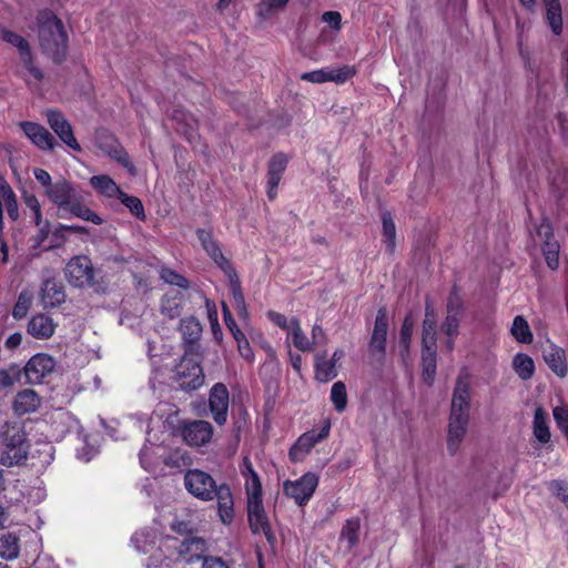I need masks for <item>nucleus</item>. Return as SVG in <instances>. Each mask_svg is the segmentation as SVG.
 I'll list each match as a JSON object with an SVG mask.
<instances>
[{
  "label": "nucleus",
  "mask_w": 568,
  "mask_h": 568,
  "mask_svg": "<svg viewBox=\"0 0 568 568\" xmlns=\"http://www.w3.org/2000/svg\"><path fill=\"white\" fill-rule=\"evenodd\" d=\"M184 486L197 499L204 501L216 499L222 523L230 525L233 521L234 499L227 484L217 485L210 474L200 469H189L184 475Z\"/></svg>",
  "instance_id": "f257e3e1"
},
{
  "label": "nucleus",
  "mask_w": 568,
  "mask_h": 568,
  "mask_svg": "<svg viewBox=\"0 0 568 568\" xmlns=\"http://www.w3.org/2000/svg\"><path fill=\"white\" fill-rule=\"evenodd\" d=\"M39 45L54 64H62L68 57L69 36L62 20L50 9L40 10L36 17Z\"/></svg>",
  "instance_id": "f03ea898"
},
{
  "label": "nucleus",
  "mask_w": 568,
  "mask_h": 568,
  "mask_svg": "<svg viewBox=\"0 0 568 568\" xmlns=\"http://www.w3.org/2000/svg\"><path fill=\"white\" fill-rule=\"evenodd\" d=\"M44 193L50 202L60 211L91 222L94 225H101L103 223V219L87 205L88 192L79 184L72 183L65 179H60L57 180L54 185L49 190H45Z\"/></svg>",
  "instance_id": "7ed1b4c3"
},
{
  "label": "nucleus",
  "mask_w": 568,
  "mask_h": 568,
  "mask_svg": "<svg viewBox=\"0 0 568 568\" xmlns=\"http://www.w3.org/2000/svg\"><path fill=\"white\" fill-rule=\"evenodd\" d=\"M470 385L467 377L458 376L453 392L452 408L448 424L447 448L456 454L469 422Z\"/></svg>",
  "instance_id": "20e7f679"
},
{
  "label": "nucleus",
  "mask_w": 568,
  "mask_h": 568,
  "mask_svg": "<svg viewBox=\"0 0 568 568\" xmlns=\"http://www.w3.org/2000/svg\"><path fill=\"white\" fill-rule=\"evenodd\" d=\"M3 446L0 462L6 467L23 464L28 458L29 445L24 428L19 423H4L0 432Z\"/></svg>",
  "instance_id": "39448f33"
},
{
  "label": "nucleus",
  "mask_w": 568,
  "mask_h": 568,
  "mask_svg": "<svg viewBox=\"0 0 568 568\" xmlns=\"http://www.w3.org/2000/svg\"><path fill=\"white\" fill-rule=\"evenodd\" d=\"M204 378L201 354L184 352L173 369L172 381L178 385V388L186 393L197 390L203 386Z\"/></svg>",
  "instance_id": "423d86ee"
},
{
  "label": "nucleus",
  "mask_w": 568,
  "mask_h": 568,
  "mask_svg": "<svg viewBox=\"0 0 568 568\" xmlns=\"http://www.w3.org/2000/svg\"><path fill=\"white\" fill-rule=\"evenodd\" d=\"M97 274L98 270L93 266L91 258L83 254L71 257L64 267L67 282L75 288L93 287L98 291L100 283Z\"/></svg>",
  "instance_id": "0eeeda50"
},
{
  "label": "nucleus",
  "mask_w": 568,
  "mask_h": 568,
  "mask_svg": "<svg viewBox=\"0 0 568 568\" xmlns=\"http://www.w3.org/2000/svg\"><path fill=\"white\" fill-rule=\"evenodd\" d=\"M331 433V419L325 418L318 430L311 429L303 433L288 450V458L292 463H301L311 450L321 442L326 439Z\"/></svg>",
  "instance_id": "6e6552de"
},
{
  "label": "nucleus",
  "mask_w": 568,
  "mask_h": 568,
  "mask_svg": "<svg viewBox=\"0 0 568 568\" xmlns=\"http://www.w3.org/2000/svg\"><path fill=\"white\" fill-rule=\"evenodd\" d=\"M95 144L105 155L126 169L130 175L134 176L136 174V168L129 153L114 134L106 130L98 132Z\"/></svg>",
  "instance_id": "1a4fd4ad"
},
{
  "label": "nucleus",
  "mask_w": 568,
  "mask_h": 568,
  "mask_svg": "<svg viewBox=\"0 0 568 568\" xmlns=\"http://www.w3.org/2000/svg\"><path fill=\"white\" fill-rule=\"evenodd\" d=\"M318 486V476L315 473L307 471L296 480H285L283 493L288 498L294 499L297 506H305L313 497Z\"/></svg>",
  "instance_id": "9d476101"
},
{
  "label": "nucleus",
  "mask_w": 568,
  "mask_h": 568,
  "mask_svg": "<svg viewBox=\"0 0 568 568\" xmlns=\"http://www.w3.org/2000/svg\"><path fill=\"white\" fill-rule=\"evenodd\" d=\"M465 315V305L458 287L454 285L446 302V317L442 323V332L448 337H457L459 325Z\"/></svg>",
  "instance_id": "9b49d317"
},
{
  "label": "nucleus",
  "mask_w": 568,
  "mask_h": 568,
  "mask_svg": "<svg viewBox=\"0 0 568 568\" xmlns=\"http://www.w3.org/2000/svg\"><path fill=\"white\" fill-rule=\"evenodd\" d=\"M0 38L3 42L17 48L23 67L37 81H41L44 75L42 70L34 64L32 50L28 40L7 28L0 29Z\"/></svg>",
  "instance_id": "f8f14e48"
},
{
  "label": "nucleus",
  "mask_w": 568,
  "mask_h": 568,
  "mask_svg": "<svg viewBox=\"0 0 568 568\" xmlns=\"http://www.w3.org/2000/svg\"><path fill=\"white\" fill-rule=\"evenodd\" d=\"M247 521L253 535L263 534L270 544L276 541L270 518L263 505V498L247 500Z\"/></svg>",
  "instance_id": "ddd939ff"
},
{
  "label": "nucleus",
  "mask_w": 568,
  "mask_h": 568,
  "mask_svg": "<svg viewBox=\"0 0 568 568\" xmlns=\"http://www.w3.org/2000/svg\"><path fill=\"white\" fill-rule=\"evenodd\" d=\"M54 367L55 361L52 356L45 353L33 355L26 365L21 367L24 383L30 385L41 384L44 378L54 371Z\"/></svg>",
  "instance_id": "4468645a"
},
{
  "label": "nucleus",
  "mask_w": 568,
  "mask_h": 568,
  "mask_svg": "<svg viewBox=\"0 0 568 568\" xmlns=\"http://www.w3.org/2000/svg\"><path fill=\"white\" fill-rule=\"evenodd\" d=\"M180 434L186 445L201 447L209 444L213 437V426L204 419L181 422Z\"/></svg>",
  "instance_id": "2eb2a0df"
},
{
  "label": "nucleus",
  "mask_w": 568,
  "mask_h": 568,
  "mask_svg": "<svg viewBox=\"0 0 568 568\" xmlns=\"http://www.w3.org/2000/svg\"><path fill=\"white\" fill-rule=\"evenodd\" d=\"M44 115L48 125L58 135L61 142L71 150L80 152L81 145L74 136L73 128L65 115L58 109H48Z\"/></svg>",
  "instance_id": "dca6fc26"
},
{
  "label": "nucleus",
  "mask_w": 568,
  "mask_h": 568,
  "mask_svg": "<svg viewBox=\"0 0 568 568\" xmlns=\"http://www.w3.org/2000/svg\"><path fill=\"white\" fill-rule=\"evenodd\" d=\"M230 392L224 383H215L209 392V409L213 420L223 426L227 422Z\"/></svg>",
  "instance_id": "f3484780"
},
{
  "label": "nucleus",
  "mask_w": 568,
  "mask_h": 568,
  "mask_svg": "<svg viewBox=\"0 0 568 568\" xmlns=\"http://www.w3.org/2000/svg\"><path fill=\"white\" fill-rule=\"evenodd\" d=\"M19 128L30 142L40 151L52 152L58 146L54 135L42 124L33 121H21Z\"/></svg>",
  "instance_id": "a211bd4d"
},
{
  "label": "nucleus",
  "mask_w": 568,
  "mask_h": 568,
  "mask_svg": "<svg viewBox=\"0 0 568 568\" xmlns=\"http://www.w3.org/2000/svg\"><path fill=\"white\" fill-rule=\"evenodd\" d=\"M288 162L290 158L285 153L277 152L272 155L267 163L266 195L270 201H274L277 196V189Z\"/></svg>",
  "instance_id": "6ab92c4d"
},
{
  "label": "nucleus",
  "mask_w": 568,
  "mask_h": 568,
  "mask_svg": "<svg viewBox=\"0 0 568 568\" xmlns=\"http://www.w3.org/2000/svg\"><path fill=\"white\" fill-rule=\"evenodd\" d=\"M184 352L199 353V339L202 335V325L194 316H187L180 321Z\"/></svg>",
  "instance_id": "aec40b11"
},
{
  "label": "nucleus",
  "mask_w": 568,
  "mask_h": 568,
  "mask_svg": "<svg viewBox=\"0 0 568 568\" xmlns=\"http://www.w3.org/2000/svg\"><path fill=\"white\" fill-rule=\"evenodd\" d=\"M55 326L50 316L39 313L30 318L27 332L37 339H48L54 334Z\"/></svg>",
  "instance_id": "412c9836"
},
{
  "label": "nucleus",
  "mask_w": 568,
  "mask_h": 568,
  "mask_svg": "<svg viewBox=\"0 0 568 568\" xmlns=\"http://www.w3.org/2000/svg\"><path fill=\"white\" fill-rule=\"evenodd\" d=\"M65 301L64 286L51 278L44 280L41 286V302L44 308L60 306Z\"/></svg>",
  "instance_id": "4be33fe9"
},
{
  "label": "nucleus",
  "mask_w": 568,
  "mask_h": 568,
  "mask_svg": "<svg viewBox=\"0 0 568 568\" xmlns=\"http://www.w3.org/2000/svg\"><path fill=\"white\" fill-rule=\"evenodd\" d=\"M41 404L39 394L33 389H22L14 396L12 408L17 415H26L36 412Z\"/></svg>",
  "instance_id": "5701e85b"
},
{
  "label": "nucleus",
  "mask_w": 568,
  "mask_h": 568,
  "mask_svg": "<svg viewBox=\"0 0 568 568\" xmlns=\"http://www.w3.org/2000/svg\"><path fill=\"white\" fill-rule=\"evenodd\" d=\"M179 555L182 559L189 564L194 562L201 558H204V554L207 549L206 542L200 537H186L179 546Z\"/></svg>",
  "instance_id": "b1692460"
},
{
  "label": "nucleus",
  "mask_w": 568,
  "mask_h": 568,
  "mask_svg": "<svg viewBox=\"0 0 568 568\" xmlns=\"http://www.w3.org/2000/svg\"><path fill=\"white\" fill-rule=\"evenodd\" d=\"M229 281V288L232 296L233 307L240 317V320L247 324L250 321V312L245 302L244 293L242 290L241 281L239 275H235Z\"/></svg>",
  "instance_id": "393cba45"
},
{
  "label": "nucleus",
  "mask_w": 568,
  "mask_h": 568,
  "mask_svg": "<svg viewBox=\"0 0 568 568\" xmlns=\"http://www.w3.org/2000/svg\"><path fill=\"white\" fill-rule=\"evenodd\" d=\"M242 476L245 478V490L247 500L262 498L263 490L260 476L253 468V465L247 457H245L243 462Z\"/></svg>",
  "instance_id": "a878e982"
},
{
  "label": "nucleus",
  "mask_w": 568,
  "mask_h": 568,
  "mask_svg": "<svg viewBox=\"0 0 568 568\" xmlns=\"http://www.w3.org/2000/svg\"><path fill=\"white\" fill-rule=\"evenodd\" d=\"M203 250L214 264L224 273L227 280L237 275L232 262L223 254L219 241L205 245Z\"/></svg>",
  "instance_id": "bb28decb"
},
{
  "label": "nucleus",
  "mask_w": 568,
  "mask_h": 568,
  "mask_svg": "<svg viewBox=\"0 0 568 568\" xmlns=\"http://www.w3.org/2000/svg\"><path fill=\"white\" fill-rule=\"evenodd\" d=\"M90 185L99 195L118 199L123 191L116 182L108 174H99L90 178Z\"/></svg>",
  "instance_id": "cd10ccee"
},
{
  "label": "nucleus",
  "mask_w": 568,
  "mask_h": 568,
  "mask_svg": "<svg viewBox=\"0 0 568 568\" xmlns=\"http://www.w3.org/2000/svg\"><path fill=\"white\" fill-rule=\"evenodd\" d=\"M437 323L432 305L427 302L423 321L422 347H437Z\"/></svg>",
  "instance_id": "c85d7f7f"
},
{
  "label": "nucleus",
  "mask_w": 568,
  "mask_h": 568,
  "mask_svg": "<svg viewBox=\"0 0 568 568\" xmlns=\"http://www.w3.org/2000/svg\"><path fill=\"white\" fill-rule=\"evenodd\" d=\"M422 377L427 385H433L437 372V347H422Z\"/></svg>",
  "instance_id": "c756f323"
},
{
  "label": "nucleus",
  "mask_w": 568,
  "mask_h": 568,
  "mask_svg": "<svg viewBox=\"0 0 568 568\" xmlns=\"http://www.w3.org/2000/svg\"><path fill=\"white\" fill-rule=\"evenodd\" d=\"M382 220V235L385 251L388 255H393L396 248V226L389 211H384L381 214Z\"/></svg>",
  "instance_id": "7c9ffc66"
},
{
  "label": "nucleus",
  "mask_w": 568,
  "mask_h": 568,
  "mask_svg": "<svg viewBox=\"0 0 568 568\" xmlns=\"http://www.w3.org/2000/svg\"><path fill=\"white\" fill-rule=\"evenodd\" d=\"M532 434L540 444H548L550 442L551 433L548 424V415L540 406L537 407L534 413Z\"/></svg>",
  "instance_id": "2f4dec72"
},
{
  "label": "nucleus",
  "mask_w": 568,
  "mask_h": 568,
  "mask_svg": "<svg viewBox=\"0 0 568 568\" xmlns=\"http://www.w3.org/2000/svg\"><path fill=\"white\" fill-rule=\"evenodd\" d=\"M548 367L559 377H566L568 373L566 354L561 347L551 346L544 355Z\"/></svg>",
  "instance_id": "473e14b6"
},
{
  "label": "nucleus",
  "mask_w": 568,
  "mask_h": 568,
  "mask_svg": "<svg viewBox=\"0 0 568 568\" xmlns=\"http://www.w3.org/2000/svg\"><path fill=\"white\" fill-rule=\"evenodd\" d=\"M315 378L321 383L333 381L337 376L336 366L326 358V352L315 356Z\"/></svg>",
  "instance_id": "72a5a7b5"
},
{
  "label": "nucleus",
  "mask_w": 568,
  "mask_h": 568,
  "mask_svg": "<svg viewBox=\"0 0 568 568\" xmlns=\"http://www.w3.org/2000/svg\"><path fill=\"white\" fill-rule=\"evenodd\" d=\"M546 7V20L555 36L562 33V12L559 0H544Z\"/></svg>",
  "instance_id": "f704fd0d"
},
{
  "label": "nucleus",
  "mask_w": 568,
  "mask_h": 568,
  "mask_svg": "<svg viewBox=\"0 0 568 568\" xmlns=\"http://www.w3.org/2000/svg\"><path fill=\"white\" fill-rule=\"evenodd\" d=\"M184 298L180 292L166 293L161 302V310L170 318L180 317L183 311Z\"/></svg>",
  "instance_id": "c9c22d12"
},
{
  "label": "nucleus",
  "mask_w": 568,
  "mask_h": 568,
  "mask_svg": "<svg viewBox=\"0 0 568 568\" xmlns=\"http://www.w3.org/2000/svg\"><path fill=\"white\" fill-rule=\"evenodd\" d=\"M20 554V539L14 534L7 532L0 536V559L13 560Z\"/></svg>",
  "instance_id": "e433bc0d"
},
{
  "label": "nucleus",
  "mask_w": 568,
  "mask_h": 568,
  "mask_svg": "<svg viewBox=\"0 0 568 568\" xmlns=\"http://www.w3.org/2000/svg\"><path fill=\"white\" fill-rule=\"evenodd\" d=\"M513 368L523 381H528L534 376L535 363L529 355L517 353L513 358Z\"/></svg>",
  "instance_id": "4c0bfd02"
},
{
  "label": "nucleus",
  "mask_w": 568,
  "mask_h": 568,
  "mask_svg": "<svg viewBox=\"0 0 568 568\" xmlns=\"http://www.w3.org/2000/svg\"><path fill=\"white\" fill-rule=\"evenodd\" d=\"M0 196L2 204L7 210L8 216L12 221H17L19 219L18 201L13 190L9 184L4 183L0 185Z\"/></svg>",
  "instance_id": "58836bf2"
},
{
  "label": "nucleus",
  "mask_w": 568,
  "mask_h": 568,
  "mask_svg": "<svg viewBox=\"0 0 568 568\" xmlns=\"http://www.w3.org/2000/svg\"><path fill=\"white\" fill-rule=\"evenodd\" d=\"M413 331H414V320H413L412 314L409 313L404 317V321L402 323L400 331H399V348H400V355L403 357L409 355Z\"/></svg>",
  "instance_id": "ea45409f"
},
{
  "label": "nucleus",
  "mask_w": 568,
  "mask_h": 568,
  "mask_svg": "<svg viewBox=\"0 0 568 568\" xmlns=\"http://www.w3.org/2000/svg\"><path fill=\"white\" fill-rule=\"evenodd\" d=\"M288 334L292 337V343L295 348L301 352H307L312 349L313 343L303 333L297 317L291 318V329Z\"/></svg>",
  "instance_id": "a19ab883"
},
{
  "label": "nucleus",
  "mask_w": 568,
  "mask_h": 568,
  "mask_svg": "<svg viewBox=\"0 0 568 568\" xmlns=\"http://www.w3.org/2000/svg\"><path fill=\"white\" fill-rule=\"evenodd\" d=\"M386 333L373 331V334L368 343V351L371 356L374 357L379 363H383L386 356Z\"/></svg>",
  "instance_id": "79ce46f5"
},
{
  "label": "nucleus",
  "mask_w": 568,
  "mask_h": 568,
  "mask_svg": "<svg viewBox=\"0 0 568 568\" xmlns=\"http://www.w3.org/2000/svg\"><path fill=\"white\" fill-rule=\"evenodd\" d=\"M510 331L519 343L530 344L534 339L529 324L521 315L515 316Z\"/></svg>",
  "instance_id": "37998d69"
},
{
  "label": "nucleus",
  "mask_w": 568,
  "mask_h": 568,
  "mask_svg": "<svg viewBox=\"0 0 568 568\" xmlns=\"http://www.w3.org/2000/svg\"><path fill=\"white\" fill-rule=\"evenodd\" d=\"M118 200L130 211V213L136 217L139 221L144 222L146 219L144 206L142 201L135 196L121 192Z\"/></svg>",
  "instance_id": "c03bdc74"
},
{
  "label": "nucleus",
  "mask_w": 568,
  "mask_h": 568,
  "mask_svg": "<svg viewBox=\"0 0 568 568\" xmlns=\"http://www.w3.org/2000/svg\"><path fill=\"white\" fill-rule=\"evenodd\" d=\"M22 378V369L19 364L11 363L6 368L0 369V389H7L13 386Z\"/></svg>",
  "instance_id": "a18cd8bd"
},
{
  "label": "nucleus",
  "mask_w": 568,
  "mask_h": 568,
  "mask_svg": "<svg viewBox=\"0 0 568 568\" xmlns=\"http://www.w3.org/2000/svg\"><path fill=\"white\" fill-rule=\"evenodd\" d=\"M541 252L547 266L555 271L559 267V243L557 240L544 241Z\"/></svg>",
  "instance_id": "49530a36"
},
{
  "label": "nucleus",
  "mask_w": 568,
  "mask_h": 568,
  "mask_svg": "<svg viewBox=\"0 0 568 568\" xmlns=\"http://www.w3.org/2000/svg\"><path fill=\"white\" fill-rule=\"evenodd\" d=\"M357 69L354 65H343L335 69H326L327 82L343 84L355 77Z\"/></svg>",
  "instance_id": "de8ad7c7"
},
{
  "label": "nucleus",
  "mask_w": 568,
  "mask_h": 568,
  "mask_svg": "<svg viewBox=\"0 0 568 568\" xmlns=\"http://www.w3.org/2000/svg\"><path fill=\"white\" fill-rule=\"evenodd\" d=\"M361 528V520L357 517H353L346 520L342 530L341 537L348 541L349 548H353L358 542V534Z\"/></svg>",
  "instance_id": "09e8293b"
},
{
  "label": "nucleus",
  "mask_w": 568,
  "mask_h": 568,
  "mask_svg": "<svg viewBox=\"0 0 568 568\" xmlns=\"http://www.w3.org/2000/svg\"><path fill=\"white\" fill-rule=\"evenodd\" d=\"M331 400L338 413L345 410L347 406L346 386L343 382L338 381L333 384L331 389Z\"/></svg>",
  "instance_id": "8fccbe9b"
},
{
  "label": "nucleus",
  "mask_w": 568,
  "mask_h": 568,
  "mask_svg": "<svg viewBox=\"0 0 568 568\" xmlns=\"http://www.w3.org/2000/svg\"><path fill=\"white\" fill-rule=\"evenodd\" d=\"M32 301H33L32 294L27 291H22L19 294L18 300L12 308L13 318H16V320L24 318L32 305Z\"/></svg>",
  "instance_id": "3c124183"
},
{
  "label": "nucleus",
  "mask_w": 568,
  "mask_h": 568,
  "mask_svg": "<svg viewBox=\"0 0 568 568\" xmlns=\"http://www.w3.org/2000/svg\"><path fill=\"white\" fill-rule=\"evenodd\" d=\"M22 201L26 205V209L29 210L31 213L32 222L34 224H39L41 222V219H43V217H42L41 205H40V202H39L38 197L36 196V194L28 192V191H23L22 192Z\"/></svg>",
  "instance_id": "603ef678"
},
{
  "label": "nucleus",
  "mask_w": 568,
  "mask_h": 568,
  "mask_svg": "<svg viewBox=\"0 0 568 568\" xmlns=\"http://www.w3.org/2000/svg\"><path fill=\"white\" fill-rule=\"evenodd\" d=\"M160 276L170 285L178 286L183 290H186L190 286L189 280L172 268L163 267L160 272Z\"/></svg>",
  "instance_id": "864d4df0"
},
{
  "label": "nucleus",
  "mask_w": 568,
  "mask_h": 568,
  "mask_svg": "<svg viewBox=\"0 0 568 568\" xmlns=\"http://www.w3.org/2000/svg\"><path fill=\"white\" fill-rule=\"evenodd\" d=\"M552 416L557 428L560 430V433L568 442V406L558 405L554 407Z\"/></svg>",
  "instance_id": "5fc2aeb1"
},
{
  "label": "nucleus",
  "mask_w": 568,
  "mask_h": 568,
  "mask_svg": "<svg viewBox=\"0 0 568 568\" xmlns=\"http://www.w3.org/2000/svg\"><path fill=\"white\" fill-rule=\"evenodd\" d=\"M288 0H263L257 4V16L262 19L270 18L276 10L284 8Z\"/></svg>",
  "instance_id": "6e6d98bb"
},
{
  "label": "nucleus",
  "mask_w": 568,
  "mask_h": 568,
  "mask_svg": "<svg viewBox=\"0 0 568 568\" xmlns=\"http://www.w3.org/2000/svg\"><path fill=\"white\" fill-rule=\"evenodd\" d=\"M234 339L236 342L240 356L247 363L252 364L255 359V356L246 335L242 334L239 337H234Z\"/></svg>",
  "instance_id": "4d7b16f0"
},
{
  "label": "nucleus",
  "mask_w": 568,
  "mask_h": 568,
  "mask_svg": "<svg viewBox=\"0 0 568 568\" xmlns=\"http://www.w3.org/2000/svg\"><path fill=\"white\" fill-rule=\"evenodd\" d=\"M222 315H223L225 326L232 334L233 338L239 337L240 335L244 334L243 331L236 324V322L232 315V312L226 303H222Z\"/></svg>",
  "instance_id": "13d9d810"
},
{
  "label": "nucleus",
  "mask_w": 568,
  "mask_h": 568,
  "mask_svg": "<svg viewBox=\"0 0 568 568\" xmlns=\"http://www.w3.org/2000/svg\"><path fill=\"white\" fill-rule=\"evenodd\" d=\"M549 490L568 508V484L566 481L559 479L552 480L549 484Z\"/></svg>",
  "instance_id": "bf43d9fd"
},
{
  "label": "nucleus",
  "mask_w": 568,
  "mask_h": 568,
  "mask_svg": "<svg viewBox=\"0 0 568 568\" xmlns=\"http://www.w3.org/2000/svg\"><path fill=\"white\" fill-rule=\"evenodd\" d=\"M537 235L544 241L556 240L552 224L547 216H542L540 224L536 229Z\"/></svg>",
  "instance_id": "052dcab7"
},
{
  "label": "nucleus",
  "mask_w": 568,
  "mask_h": 568,
  "mask_svg": "<svg viewBox=\"0 0 568 568\" xmlns=\"http://www.w3.org/2000/svg\"><path fill=\"white\" fill-rule=\"evenodd\" d=\"M267 318L274 323L280 328L290 332L291 329V320H288L284 314H281L276 311H268L266 314Z\"/></svg>",
  "instance_id": "680f3d73"
},
{
  "label": "nucleus",
  "mask_w": 568,
  "mask_h": 568,
  "mask_svg": "<svg viewBox=\"0 0 568 568\" xmlns=\"http://www.w3.org/2000/svg\"><path fill=\"white\" fill-rule=\"evenodd\" d=\"M327 79L326 69H318L301 74V80L312 83H325L327 82Z\"/></svg>",
  "instance_id": "e2e57ef3"
},
{
  "label": "nucleus",
  "mask_w": 568,
  "mask_h": 568,
  "mask_svg": "<svg viewBox=\"0 0 568 568\" xmlns=\"http://www.w3.org/2000/svg\"><path fill=\"white\" fill-rule=\"evenodd\" d=\"M322 20L329 24L336 31L342 29V16L338 11H326L322 16Z\"/></svg>",
  "instance_id": "0e129e2a"
},
{
  "label": "nucleus",
  "mask_w": 568,
  "mask_h": 568,
  "mask_svg": "<svg viewBox=\"0 0 568 568\" xmlns=\"http://www.w3.org/2000/svg\"><path fill=\"white\" fill-rule=\"evenodd\" d=\"M373 331L387 334L388 316H387L385 308H379L377 311Z\"/></svg>",
  "instance_id": "69168bd1"
},
{
  "label": "nucleus",
  "mask_w": 568,
  "mask_h": 568,
  "mask_svg": "<svg viewBox=\"0 0 568 568\" xmlns=\"http://www.w3.org/2000/svg\"><path fill=\"white\" fill-rule=\"evenodd\" d=\"M195 234H196V237L202 246V248L205 246V245H209V244H212L214 243L216 240L214 239V235H213V229L212 226H209L207 229H201L199 227L196 231H195Z\"/></svg>",
  "instance_id": "338daca9"
},
{
  "label": "nucleus",
  "mask_w": 568,
  "mask_h": 568,
  "mask_svg": "<svg viewBox=\"0 0 568 568\" xmlns=\"http://www.w3.org/2000/svg\"><path fill=\"white\" fill-rule=\"evenodd\" d=\"M202 568H230L220 557L206 556L203 558Z\"/></svg>",
  "instance_id": "774afa93"
}]
</instances>
